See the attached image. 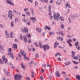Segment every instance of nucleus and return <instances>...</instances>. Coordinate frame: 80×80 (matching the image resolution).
<instances>
[{"mask_svg": "<svg viewBox=\"0 0 80 80\" xmlns=\"http://www.w3.org/2000/svg\"><path fill=\"white\" fill-rule=\"evenodd\" d=\"M39 47H40V48H42V47H43L45 52L47 51V49H48L50 48V46H49L48 45H45L43 46L42 45L41 42H39Z\"/></svg>", "mask_w": 80, "mask_h": 80, "instance_id": "nucleus-1", "label": "nucleus"}, {"mask_svg": "<svg viewBox=\"0 0 80 80\" xmlns=\"http://www.w3.org/2000/svg\"><path fill=\"white\" fill-rule=\"evenodd\" d=\"M55 18V20H59L60 19L61 21H63L64 20V18L62 17H60V18H58V17H60V14L58 13L57 14H55L54 16Z\"/></svg>", "mask_w": 80, "mask_h": 80, "instance_id": "nucleus-2", "label": "nucleus"}, {"mask_svg": "<svg viewBox=\"0 0 80 80\" xmlns=\"http://www.w3.org/2000/svg\"><path fill=\"white\" fill-rule=\"evenodd\" d=\"M20 53L23 56H24V59H26L27 60H29V58H28L27 57H26V54L25 53V51H23V50H21L20 51Z\"/></svg>", "mask_w": 80, "mask_h": 80, "instance_id": "nucleus-3", "label": "nucleus"}, {"mask_svg": "<svg viewBox=\"0 0 80 80\" xmlns=\"http://www.w3.org/2000/svg\"><path fill=\"white\" fill-rule=\"evenodd\" d=\"M15 80H21L22 79V75L16 74L14 75Z\"/></svg>", "mask_w": 80, "mask_h": 80, "instance_id": "nucleus-4", "label": "nucleus"}, {"mask_svg": "<svg viewBox=\"0 0 80 80\" xmlns=\"http://www.w3.org/2000/svg\"><path fill=\"white\" fill-rule=\"evenodd\" d=\"M8 52L9 53H8L7 55H10V56L13 59L14 58L13 57V54L12 52V49L11 48H9L8 50Z\"/></svg>", "mask_w": 80, "mask_h": 80, "instance_id": "nucleus-5", "label": "nucleus"}, {"mask_svg": "<svg viewBox=\"0 0 80 80\" xmlns=\"http://www.w3.org/2000/svg\"><path fill=\"white\" fill-rule=\"evenodd\" d=\"M8 16L11 20H12V17H13V14H12V11L10 10L9 11L8 13Z\"/></svg>", "mask_w": 80, "mask_h": 80, "instance_id": "nucleus-6", "label": "nucleus"}, {"mask_svg": "<svg viewBox=\"0 0 80 80\" xmlns=\"http://www.w3.org/2000/svg\"><path fill=\"white\" fill-rule=\"evenodd\" d=\"M6 3L8 4H9L10 5H12V6H14V3L12 2L10 0H6Z\"/></svg>", "mask_w": 80, "mask_h": 80, "instance_id": "nucleus-7", "label": "nucleus"}, {"mask_svg": "<svg viewBox=\"0 0 80 80\" xmlns=\"http://www.w3.org/2000/svg\"><path fill=\"white\" fill-rule=\"evenodd\" d=\"M75 45L76 46L78 50H80V45H78V42H75Z\"/></svg>", "mask_w": 80, "mask_h": 80, "instance_id": "nucleus-8", "label": "nucleus"}, {"mask_svg": "<svg viewBox=\"0 0 80 80\" xmlns=\"http://www.w3.org/2000/svg\"><path fill=\"white\" fill-rule=\"evenodd\" d=\"M4 72L5 73H6V75H7L9 77H10V73L8 71H7V69H4Z\"/></svg>", "mask_w": 80, "mask_h": 80, "instance_id": "nucleus-9", "label": "nucleus"}, {"mask_svg": "<svg viewBox=\"0 0 80 80\" xmlns=\"http://www.w3.org/2000/svg\"><path fill=\"white\" fill-rule=\"evenodd\" d=\"M4 52L3 46H0V52L3 53Z\"/></svg>", "mask_w": 80, "mask_h": 80, "instance_id": "nucleus-10", "label": "nucleus"}, {"mask_svg": "<svg viewBox=\"0 0 80 80\" xmlns=\"http://www.w3.org/2000/svg\"><path fill=\"white\" fill-rule=\"evenodd\" d=\"M28 29H27V28L26 27H25L24 28V29H22V33H23V32H25L27 33V32H28Z\"/></svg>", "mask_w": 80, "mask_h": 80, "instance_id": "nucleus-11", "label": "nucleus"}, {"mask_svg": "<svg viewBox=\"0 0 80 80\" xmlns=\"http://www.w3.org/2000/svg\"><path fill=\"white\" fill-rule=\"evenodd\" d=\"M56 75L58 77H60V74L59 73V71H56L55 72Z\"/></svg>", "mask_w": 80, "mask_h": 80, "instance_id": "nucleus-12", "label": "nucleus"}, {"mask_svg": "<svg viewBox=\"0 0 80 80\" xmlns=\"http://www.w3.org/2000/svg\"><path fill=\"white\" fill-rule=\"evenodd\" d=\"M2 58L3 61H5L6 63H7L8 60L7 59H5V56H3L2 57Z\"/></svg>", "mask_w": 80, "mask_h": 80, "instance_id": "nucleus-13", "label": "nucleus"}, {"mask_svg": "<svg viewBox=\"0 0 80 80\" xmlns=\"http://www.w3.org/2000/svg\"><path fill=\"white\" fill-rule=\"evenodd\" d=\"M12 48L15 50H16L17 48V44H13L12 46Z\"/></svg>", "mask_w": 80, "mask_h": 80, "instance_id": "nucleus-14", "label": "nucleus"}, {"mask_svg": "<svg viewBox=\"0 0 80 80\" xmlns=\"http://www.w3.org/2000/svg\"><path fill=\"white\" fill-rule=\"evenodd\" d=\"M36 30L39 32V33H41L42 32V29L40 28H37L36 29Z\"/></svg>", "mask_w": 80, "mask_h": 80, "instance_id": "nucleus-15", "label": "nucleus"}, {"mask_svg": "<svg viewBox=\"0 0 80 80\" xmlns=\"http://www.w3.org/2000/svg\"><path fill=\"white\" fill-rule=\"evenodd\" d=\"M62 2V1L61 0H58L56 2V3L57 5H60L61 3Z\"/></svg>", "mask_w": 80, "mask_h": 80, "instance_id": "nucleus-16", "label": "nucleus"}, {"mask_svg": "<svg viewBox=\"0 0 80 80\" xmlns=\"http://www.w3.org/2000/svg\"><path fill=\"white\" fill-rule=\"evenodd\" d=\"M59 45V43H58L57 42H55V44H54V48H56L57 46H58Z\"/></svg>", "mask_w": 80, "mask_h": 80, "instance_id": "nucleus-17", "label": "nucleus"}, {"mask_svg": "<svg viewBox=\"0 0 80 80\" xmlns=\"http://www.w3.org/2000/svg\"><path fill=\"white\" fill-rule=\"evenodd\" d=\"M5 33H6V36L7 38H8V37H9V34H8V31H5Z\"/></svg>", "mask_w": 80, "mask_h": 80, "instance_id": "nucleus-18", "label": "nucleus"}, {"mask_svg": "<svg viewBox=\"0 0 80 80\" xmlns=\"http://www.w3.org/2000/svg\"><path fill=\"white\" fill-rule=\"evenodd\" d=\"M25 13H26V14L27 15H28V16H30V12H29L28 11H27L25 12Z\"/></svg>", "mask_w": 80, "mask_h": 80, "instance_id": "nucleus-19", "label": "nucleus"}, {"mask_svg": "<svg viewBox=\"0 0 80 80\" xmlns=\"http://www.w3.org/2000/svg\"><path fill=\"white\" fill-rule=\"evenodd\" d=\"M23 62L21 63V67L22 68H23V69H25V66L23 65Z\"/></svg>", "mask_w": 80, "mask_h": 80, "instance_id": "nucleus-20", "label": "nucleus"}, {"mask_svg": "<svg viewBox=\"0 0 80 80\" xmlns=\"http://www.w3.org/2000/svg\"><path fill=\"white\" fill-rule=\"evenodd\" d=\"M76 77L77 79L78 80H80V76L78 75H76Z\"/></svg>", "mask_w": 80, "mask_h": 80, "instance_id": "nucleus-21", "label": "nucleus"}, {"mask_svg": "<svg viewBox=\"0 0 80 80\" xmlns=\"http://www.w3.org/2000/svg\"><path fill=\"white\" fill-rule=\"evenodd\" d=\"M30 20H35V21H36V20H37L36 18H35V17L30 18Z\"/></svg>", "mask_w": 80, "mask_h": 80, "instance_id": "nucleus-22", "label": "nucleus"}, {"mask_svg": "<svg viewBox=\"0 0 80 80\" xmlns=\"http://www.w3.org/2000/svg\"><path fill=\"white\" fill-rule=\"evenodd\" d=\"M30 10H31V12L32 13V15H34V12H33V10L32 8H30Z\"/></svg>", "mask_w": 80, "mask_h": 80, "instance_id": "nucleus-23", "label": "nucleus"}, {"mask_svg": "<svg viewBox=\"0 0 80 80\" xmlns=\"http://www.w3.org/2000/svg\"><path fill=\"white\" fill-rule=\"evenodd\" d=\"M72 55L71 56L72 57H74L75 56V52L73 51H72Z\"/></svg>", "mask_w": 80, "mask_h": 80, "instance_id": "nucleus-24", "label": "nucleus"}, {"mask_svg": "<svg viewBox=\"0 0 80 80\" xmlns=\"http://www.w3.org/2000/svg\"><path fill=\"white\" fill-rule=\"evenodd\" d=\"M72 62L74 64H76V65H78V62H76L75 61H72Z\"/></svg>", "mask_w": 80, "mask_h": 80, "instance_id": "nucleus-25", "label": "nucleus"}, {"mask_svg": "<svg viewBox=\"0 0 80 80\" xmlns=\"http://www.w3.org/2000/svg\"><path fill=\"white\" fill-rule=\"evenodd\" d=\"M64 64L65 65H70V62H67L64 63Z\"/></svg>", "mask_w": 80, "mask_h": 80, "instance_id": "nucleus-26", "label": "nucleus"}, {"mask_svg": "<svg viewBox=\"0 0 80 80\" xmlns=\"http://www.w3.org/2000/svg\"><path fill=\"white\" fill-rule=\"evenodd\" d=\"M24 42H25L26 43H27V38H26V37H24Z\"/></svg>", "mask_w": 80, "mask_h": 80, "instance_id": "nucleus-27", "label": "nucleus"}, {"mask_svg": "<svg viewBox=\"0 0 80 80\" xmlns=\"http://www.w3.org/2000/svg\"><path fill=\"white\" fill-rule=\"evenodd\" d=\"M35 7H37V6L38 5V2L37 1H35Z\"/></svg>", "mask_w": 80, "mask_h": 80, "instance_id": "nucleus-28", "label": "nucleus"}, {"mask_svg": "<svg viewBox=\"0 0 80 80\" xmlns=\"http://www.w3.org/2000/svg\"><path fill=\"white\" fill-rule=\"evenodd\" d=\"M13 23L14 22L12 21L11 22V27H13Z\"/></svg>", "mask_w": 80, "mask_h": 80, "instance_id": "nucleus-29", "label": "nucleus"}, {"mask_svg": "<svg viewBox=\"0 0 80 80\" xmlns=\"http://www.w3.org/2000/svg\"><path fill=\"white\" fill-rule=\"evenodd\" d=\"M60 55V53H58V52H56L55 55V57H57V55Z\"/></svg>", "mask_w": 80, "mask_h": 80, "instance_id": "nucleus-30", "label": "nucleus"}, {"mask_svg": "<svg viewBox=\"0 0 80 80\" xmlns=\"http://www.w3.org/2000/svg\"><path fill=\"white\" fill-rule=\"evenodd\" d=\"M18 18H16L15 19V22H18Z\"/></svg>", "mask_w": 80, "mask_h": 80, "instance_id": "nucleus-31", "label": "nucleus"}, {"mask_svg": "<svg viewBox=\"0 0 80 80\" xmlns=\"http://www.w3.org/2000/svg\"><path fill=\"white\" fill-rule=\"evenodd\" d=\"M31 73L32 74V75H31V77H32V78H33L34 77V73L33 72H31Z\"/></svg>", "mask_w": 80, "mask_h": 80, "instance_id": "nucleus-32", "label": "nucleus"}, {"mask_svg": "<svg viewBox=\"0 0 80 80\" xmlns=\"http://www.w3.org/2000/svg\"><path fill=\"white\" fill-rule=\"evenodd\" d=\"M70 42H72V40L71 39H69L67 41V43H70Z\"/></svg>", "mask_w": 80, "mask_h": 80, "instance_id": "nucleus-33", "label": "nucleus"}, {"mask_svg": "<svg viewBox=\"0 0 80 80\" xmlns=\"http://www.w3.org/2000/svg\"><path fill=\"white\" fill-rule=\"evenodd\" d=\"M12 35H13V32H11V33H10V35H11L10 36L11 38H13V36H12Z\"/></svg>", "mask_w": 80, "mask_h": 80, "instance_id": "nucleus-34", "label": "nucleus"}, {"mask_svg": "<svg viewBox=\"0 0 80 80\" xmlns=\"http://www.w3.org/2000/svg\"><path fill=\"white\" fill-rule=\"evenodd\" d=\"M28 2L32 3L33 2V0H28Z\"/></svg>", "mask_w": 80, "mask_h": 80, "instance_id": "nucleus-35", "label": "nucleus"}, {"mask_svg": "<svg viewBox=\"0 0 80 80\" xmlns=\"http://www.w3.org/2000/svg\"><path fill=\"white\" fill-rule=\"evenodd\" d=\"M35 57L36 58H38V54H36L35 55Z\"/></svg>", "mask_w": 80, "mask_h": 80, "instance_id": "nucleus-36", "label": "nucleus"}, {"mask_svg": "<svg viewBox=\"0 0 80 80\" xmlns=\"http://www.w3.org/2000/svg\"><path fill=\"white\" fill-rule=\"evenodd\" d=\"M28 38H30L31 37V35H30V34H28Z\"/></svg>", "mask_w": 80, "mask_h": 80, "instance_id": "nucleus-37", "label": "nucleus"}, {"mask_svg": "<svg viewBox=\"0 0 80 80\" xmlns=\"http://www.w3.org/2000/svg\"><path fill=\"white\" fill-rule=\"evenodd\" d=\"M28 43H30L32 42V41H31V39H29L28 40Z\"/></svg>", "mask_w": 80, "mask_h": 80, "instance_id": "nucleus-38", "label": "nucleus"}, {"mask_svg": "<svg viewBox=\"0 0 80 80\" xmlns=\"http://www.w3.org/2000/svg\"><path fill=\"white\" fill-rule=\"evenodd\" d=\"M61 34L62 36V37H63V31H62L61 32Z\"/></svg>", "mask_w": 80, "mask_h": 80, "instance_id": "nucleus-39", "label": "nucleus"}, {"mask_svg": "<svg viewBox=\"0 0 80 80\" xmlns=\"http://www.w3.org/2000/svg\"><path fill=\"white\" fill-rule=\"evenodd\" d=\"M28 10V8H25L24 9V12H26Z\"/></svg>", "mask_w": 80, "mask_h": 80, "instance_id": "nucleus-40", "label": "nucleus"}, {"mask_svg": "<svg viewBox=\"0 0 80 80\" xmlns=\"http://www.w3.org/2000/svg\"><path fill=\"white\" fill-rule=\"evenodd\" d=\"M61 28H64V25H63L62 24L61 25Z\"/></svg>", "mask_w": 80, "mask_h": 80, "instance_id": "nucleus-41", "label": "nucleus"}, {"mask_svg": "<svg viewBox=\"0 0 80 80\" xmlns=\"http://www.w3.org/2000/svg\"><path fill=\"white\" fill-rule=\"evenodd\" d=\"M47 27H48V26H45V30H47Z\"/></svg>", "mask_w": 80, "mask_h": 80, "instance_id": "nucleus-42", "label": "nucleus"}, {"mask_svg": "<svg viewBox=\"0 0 80 80\" xmlns=\"http://www.w3.org/2000/svg\"><path fill=\"white\" fill-rule=\"evenodd\" d=\"M77 58H76L75 57H73V59H76V60H78V58L77 57Z\"/></svg>", "mask_w": 80, "mask_h": 80, "instance_id": "nucleus-43", "label": "nucleus"}, {"mask_svg": "<svg viewBox=\"0 0 80 80\" xmlns=\"http://www.w3.org/2000/svg\"><path fill=\"white\" fill-rule=\"evenodd\" d=\"M0 27L1 28H3V26L2 24H0Z\"/></svg>", "mask_w": 80, "mask_h": 80, "instance_id": "nucleus-44", "label": "nucleus"}, {"mask_svg": "<svg viewBox=\"0 0 80 80\" xmlns=\"http://www.w3.org/2000/svg\"><path fill=\"white\" fill-rule=\"evenodd\" d=\"M34 44L35 45L36 47H38V44H37V42H35L34 43Z\"/></svg>", "mask_w": 80, "mask_h": 80, "instance_id": "nucleus-45", "label": "nucleus"}, {"mask_svg": "<svg viewBox=\"0 0 80 80\" xmlns=\"http://www.w3.org/2000/svg\"><path fill=\"white\" fill-rule=\"evenodd\" d=\"M47 29L48 30H50L51 29L50 28V27L48 26Z\"/></svg>", "mask_w": 80, "mask_h": 80, "instance_id": "nucleus-46", "label": "nucleus"}, {"mask_svg": "<svg viewBox=\"0 0 80 80\" xmlns=\"http://www.w3.org/2000/svg\"><path fill=\"white\" fill-rule=\"evenodd\" d=\"M49 78L50 80H51V79H52V76L51 75H50L49 76Z\"/></svg>", "mask_w": 80, "mask_h": 80, "instance_id": "nucleus-47", "label": "nucleus"}, {"mask_svg": "<svg viewBox=\"0 0 80 80\" xmlns=\"http://www.w3.org/2000/svg\"><path fill=\"white\" fill-rule=\"evenodd\" d=\"M48 10L49 12V15H51V12H52V11L51 10V9H48Z\"/></svg>", "mask_w": 80, "mask_h": 80, "instance_id": "nucleus-48", "label": "nucleus"}, {"mask_svg": "<svg viewBox=\"0 0 80 80\" xmlns=\"http://www.w3.org/2000/svg\"><path fill=\"white\" fill-rule=\"evenodd\" d=\"M66 7H68V6H70V5L68 4V3H67L66 4H65Z\"/></svg>", "mask_w": 80, "mask_h": 80, "instance_id": "nucleus-49", "label": "nucleus"}, {"mask_svg": "<svg viewBox=\"0 0 80 80\" xmlns=\"http://www.w3.org/2000/svg\"><path fill=\"white\" fill-rule=\"evenodd\" d=\"M13 12H15V13H16V15H17V12H18L17 11H16L15 10H13Z\"/></svg>", "mask_w": 80, "mask_h": 80, "instance_id": "nucleus-50", "label": "nucleus"}, {"mask_svg": "<svg viewBox=\"0 0 80 80\" xmlns=\"http://www.w3.org/2000/svg\"><path fill=\"white\" fill-rule=\"evenodd\" d=\"M18 57H20V58H21V57H22V56H21V55H20V54L18 53Z\"/></svg>", "mask_w": 80, "mask_h": 80, "instance_id": "nucleus-51", "label": "nucleus"}, {"mask_svg": "<svg viewBox=\"0 0 80 80\" xmlns=\"http://www.w3.org/2000/svg\"><path fill=\"white\" fill-rule=\"evenodd\" d=\"M51 1H50L49 3H52L53 2V0H51Z\"/></svg>", "mask_w": 80, "mask_h": 80, "instance_id": "nucleus-52", "label": "nucleus"}, {"mask_svg": "<svg viewBox=\"0 0 80 80\" xmlns=\"http://www.w3.org/2000/svg\"><path fill=\"white\" fill-rule=\"evenodd\" d=\"M51 8H52V7H51V6L50 5L49 6L48 10H50L51 9Z\"/></svg>", "mask_w": 80, "mask_h": 80, "instance_id": "nucleus-53", "label": "nucleus"}, {"mask_svg": "<svg viewBox=\"0 0 80 80\" xmlns=\"http://www.w3.org/2000/svg\"><path fill=\"white\" fill-rule=\"evenodd\" d=\"M52 32H50L49 33V35H52Z\"/></svg>", "mask_w": 80, "mask_h": 80, "instance_id": "nucleus-54", "label": "nucleus"}, {"mask_svg": "<svg viewBox=\"0 0 80 80\" xmlns=\"http://www.w3.org/2000/svg\"><path fill=\"white\" fill-rule=\"evenodd\" d=\"M69 44V45L70 47H72V44L71 43H68Z\"/></svg>", "mask_w": 80, "mask_h": 80, "instance_id": "nucleus-55", "label": "nucleus"}, {"mask_svg": "<svg viewBox=\"0 0 80 80\" xmlns=\"http://www.w3.org/2000/svg\"><path fill=\"white\" fill-rule=\"evenodd\" d=\"M43 67H44V68H45V67H46V66L47 65V64H43Z\"/></svg>", "mask_w": 80, "mask_h": 80, "instance_id": "nucleus-56", "label": "nucleus"}, {"mask_svg": "<svg viewBox=\"0 0 80 80\" xmlns=\"http://www.w3.org/2000/svg\"><path fill=\"white\" fill-rule=\"evenodd\" d=\"M58 61H61V58H58Z\"/></svg>", "mask_w": 80, "mask_h": 80, "instance_id": "nucleus-57", "label": "nucleus"}, {"mask_svg": "<svg viewBox=\"0 0 80 80\" xmlns=\"http://www.w3.org/2000/svg\"><path fill=\"white\" fill-rule=\"evenodd\" d=\"M47 66L49 67V68H50V67H51V65L48 64L47 65Z\"/></svg>", "mask_w": 80, "mask_h": 80, "instance_id": "nucleus-58", "label": "nucleus"}, {"mask_svg": "<svg viewBox=\"0 0 80 80\" xmlns=\"http://www.w3.org/2000/svg\"><path fill=\"white\" fill-rule=\"evenodd\" d=\"M28 50L29 51V52H31V48H29L28 49Z\"/></svg>", "mask_w": 80, "mask_h": 80, "instance_id": "nucleus-59", "label": "nucleus"}, {"mask_svg": "<svg viewBox=\"0 0 80 80\" xmlns=\"http://www.w3.org/2000/svg\"><path fill=\"white\" fill-rule=\"evenodd\" d=\"M14 40L16 42H18V39L17 38L15 39Z\"/></svg>", "mask_w": 80, "mask_h": 80, "instance_id": "nucleus-60", "label": "nucleus"}, {"mask_svg": "<svg viewBox=\"0 0 80 80\" xmlns=\"http://www.w3.org/2000/svg\"><path fill=\"white\" fill-rule=\"evenodd\" d=\"M0 63H3V62L2 61V60L0 59Z\"/></svg>", "mask_w": 80, "mask_h": 80, "instance_id": "nucleus-61", "label": "nucleus"}, {"mask_svg": "<svg viewBox=\"0 0 80 80\" xmlns=\"http://www.w3.org/2000/svg\"><path fill=\"white\" fill-rule=\"evenodd\" d=\"M41 72H42V73H43V72H45V71H44L43 69H42Z\"/></svg>", "mask_w": 80, "mask_h": 80, "instance_id": "nucleus-62", "label": "nucleus"}, {"mask_svg": "<svg viewBox=\"0 0 80 80\" xmlns=\"http://www.w3.org/2000/svg\"><path fill=\"white\" fill-rule=\"evenodd\" d=\"M11 68H12V69H14V68H15L13 67V66H12L11 67Z\"/></svg>", "mask_w": 80, "mask_h": 80, "instance_id": "nucleus-63", "label": "nucleus"}, {"mask_svg": "<svg viewBox=\"0 0 80 80\" xmlns=\"http://www.w3.org/2000/svg\"><path fill=\"white\" fill-rule=\"evenodd\" d=\"M26 80H30V78H27Z\"/></svg>", "mask_w": 80, "mask_h": 80, "instance_id": "nucleus-64", "label": "nucleus"}]
</instances>
